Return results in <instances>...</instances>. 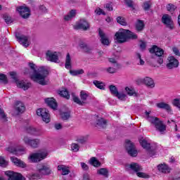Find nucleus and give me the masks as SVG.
<instances>
[{
  "label": "nucleus",
  "instance_id": "ea45409f",
  "mask_svg": "<svg viewBox=\"0 0 180 180\" xmlns=\"http://www.w3.org/2000/svg\"><path fill=\"white\" fill-rule=\"evenodd\" d=\"M60 117L63 120H68L71 117V112L70 111L64 112L60 114Z\"/></svg>",
  "mask_w": 180,
  "mask_h": 180
},
{
  "label": "nucleus",
  "instance_id": "5701e85b",
  "mask_svg": "<svg viewBox=\"0 0 180 180\" xmlns=\"http://www.w3.org/2000/svg\"><path fill=\"white\" fill-rule=\"evenodd\" d=\"M157 108H159V109H165V110H167L168 113H170V115H172V109L171 108V105L169 104L164 103V102H160L156 104Z\"/></svg>",
  "mask_w": 180,
  "mask_h": 180
},
{
  "label": "nucleus",
  "instance_id": "bb28decb",
  "mask_svg": "<svg viewBox=\"0 0 180 180\" xmlns=\"http://www.w3.org/2000/svg\"><path fill=\"white\" fill-rule=\"evenodd\" d=\"M120 68V65L119 63H115L113 65V67H109L105 68V71L108 72V74H116L117 72V70Z\"/></svg>",
  "mask_w": 180,
  "mask_h": 180
},
{
  "label": "nucleus",
  "instance_id": "de8ad7c7",
  "mask_svg": "<svg viewBox=\"0 0 180 180\" xmlns=\"http://www.w3.org/2000/svg\"><path fill=\"white\" fill-rule=\"evenodd\" d=\"M109 88L111 94L115 96L119 92V91H117V88H116V86L110 85Z\"/></svg>",
  "mask_w": 180,
  "mask_h": 180
},
{
  "label": "nucleus",
  "instance_id": "4be33fe9",
  "mask_svg": "<svg viewBox=\"0 0 180 180\" xmlns=\"http://www.w3.org/2000/svg\"><path fill=\"white\" fill-rule=\"evenodd\" d=\"M141 82L146 85V86H148V88H154V86H155L154 80L151 77H146L141 79Z\"/></svg>",
  "mask_w": 180,
  "mask_h": 180
},
{
  "label": "nucleus",
  "instance_id": "423d86ee",
  "mask_svg": "<svg viewBox=\"0 0 180 180\" xmlns=\"http://www.w3.org/2000/svg\"><path fill=\"white\" fill-rule=\"evenodd\" d=\"M9 74L12 79H13L14 82H15L18 88H20L21 89H23V91H27V89L30 88V82L27 81L18 79L16 72H11Z\"/></svg>",
  "mask_w": 180,
  "mask_h": 180
},
{
  "label": "nucleus",
  "instance_id": "052dcab7",
  "mask_svg": "<svg viewBox=\"0 0 180 180\" xmlns=\"http://www.w3.org/2000/svg\"><path fill=\"white\" fill-rule=\"evenodd\" d=\"M88 139L86 137H81L80 139H77L78 143L80 144H84V143H86Z\"/></svg>",
  "mask_w": 180,
  "mask_h": 180
},
{
  "label": "nucleus",
  "instance_id": "6e6d98bb",
  "mask_svg": "<svg viewBox=\"0 0 180 180\" xmlns=\"http://www.w3.org/2000/svg\"><path fill=\"white\" fill-rule=\"evenodd\" d=\"M136 58L137 60H139L140 65H144L145 62H144V60H143V59H141V55L140 53H137L136 54Z\"/></svg>",
  "mask_w": 180,
  "mask_h": 180
},
{
  "label": "nucleus",
  "instance_id": "0e129e2a",
  "mask_svg": "<svg viewBox=\"0 0 180 180\" xmlns=\"http://www.w3.org/2000/svg\"><path fill=\"white\" fill-rule=\"evenodd\" d=\"M105 8L107 9V11H113V6L110 4H105Z\"/></svg>",
  "mask_w": 180,
  "mask_h": 180
},
{
  "label": "nucleus",
  "instance_id": "338daca9",
  "mask_svg": "<svg viewBox=\"0 0 180 180\" xmlns=\"http://www.w3.org/2000/svg\"><path fill=\"white\" fill-rule=\"evenodd\" d=\"M146 47V42H144V41H141L140 48H141L142 50H145Z\"/></svg>",
  "mask_w": 180,
  "mask_h": 180
},
{
  "label": "nucleus",
  "instance_id": "e2e57ef3",
  "mask_svg": "<svg viewBox=\"0 0 180 180\" xmlns=\"http://www.w3.org/2000/svg\"><path fill=\"white\" fill-rule=\"evenodd\" d=\"M54 127L56 130H61L63 129V125H61V124L59 123H56L54 124Z\"/></svg>",
  "mask_w": 180,
  "mask_h": 180
},
{
  "label": "nucleus",
  "instance_id": "f257e3e1",
  "mask_svg": "<svg viewBox=\"0 0 180 180\" xmlns=\"http://www.w3.org/2000/svg\"><path fill=\"white\" fill-rule=\"evenodd\" d=\"M29 67L31 69L25 68L24 73L26 75H30L32 81L39 84V85H47L49 81L46 80L47 75H49V70L44 67H40L36 70V65L34 63H30Z\"/></svg>",
  "mask_w": 180,
  "mask_h": 180
},
{
  "label": "nucleus",
  "instance_id": "c756f323",
  "mask_svg": "<svg viewBox=\"0 0 180 180\" xmlns=\"http://www.w3.org/2000/svg\"><path fill=\"white\" fill-rule=\"evenodd\" d=\"M58 171H60L63 175H68L70 174V169L63 165H59L58 166Z\"/></svg>",
  "mask_w": 180,
  "mask_h": 180
},
{
  "label": "nucleus",
  "instance_id": "9d476101",
  "mask_svg": "<svg viewBox=\"0 0 180 180\" xmlns=\"http://www.w3.org/2000/svg\"><path fill=\"white\" fill-rule=\"evenodd\" d=\"M5 175L8 177V180H25V177L18 172L13 171H6L5 172ZM0 180H6L4 177H0Z\"/></svg>",
  "mask_w": 180,
  "mask_h": 180
},
{
  "label": "nucleus",
  "instance_id": "f8f14e48",
  "mask_svg": "<svg viewBox=\"0 0 180 180\" xmlns=\"http://www.w3.org/2000/svg\"><path fill=\"white\" fill-rule=\"evenodd\" d=\"M74 29H75L76 30H89V22H88V21L84 18L81 19L80 20H79L77 22H76V24L73 26Z\"/></svg>",
  "mask_w": 180,
  "mask_h": 180
},
{
  "label": "nucleus",
  "instance_id": "49530a36",
  "mask_svg": "<svg viewBox=\"0 0 180 180\" xmlns=\"http://www.w3.org/2000/svg\"><path fill=\"white\" fill-rule=\"evenodd\" d=\"M3 18L7 25H10V23H12V22H13V20H12V18L9 16V15L8 14H4L3 15Z\"/></svg>",
  "mask_w": 180,
  "mask_h": 180
},
{
  "label": "nucleus",
  "instance_id": "603ef678",
  "mask_svg": "<svg viewBox=\"0 0 180 180\" xmlns=\"http://www.w3.org/2000/svg\"><path fill=\"white\" fill-rule=\"evenodd\" d=\"M0 81L2 84H8V78L6 77V75L0 74Z\"/></svg>",
  "mask_w": 180,
  "mask_h": 180
},
{
  "label": "nucleus",
  "instance_id": "79ce46f5",
  "mask_svg": "<svg viewBox=\"0 0 180 180\" xmlns=\"http://www.w3.org/2000/svg\"><path fill=\"white\" fill-rule=\"evenodd\" d=\"M79 47L80 49H82L86 53H89V51H91V48H89V46H88V45L84 42H81L79 44Z\"/></svg>",
  "mask_w": 180,
  "mask_h": 180
},
{
  "label": "nucleus",
  "instance_id": "5fc2aeb1",
  "mask_svg": "<svg viewBox=\"0 0 180 180\" xmlns=\"http://www.w3.org/2000/svg\"><path fill=\"white\" fill-rule=\"evenodd\" d=\"M150 6H151L150 1H146L145 3H143V8L144 11H148V9H150Z\"/></svg>",
  "mask_w": 180,
  "mask_h": 180
},
{
  "label": "nucleus",
  "instance_id": "bf43d9fd",
  "mask_svg": "<svg viewBox=\"0 0 180 180\" xmlns=\"http://www.w3.org/2000/svg\"><path fill=\"white\" fill-rule=\"evenodd\" d=\"M95 12L96 13L97 15H106V13H105V11H103V10H102V8H96Z\"/></svg>",
  "mask_w": 180,
  "mask_h": 180
},
{
  "label": "nucleus",
  "instance_id": "f3484780",
  "mask_svg": "<svg viewBox=\"0 0 180 180\" xmlns=\"http://www.w3.org/2000/svg\"><path fill=\"white\" fill-rule=\"evenodd\" d=\"M162 22L167 26L169 29H174V21H172V18H171V15L168 14H165L162 17Z\"/></svg>",
  "mask_w": 180,
  "mask_h": 180
},
{
  "label": "nucleus",
  "instance_id": "473e14b6",
  "mask_svg": "<svg viewBox=\"0 0 180 180\" xmlns=\"http://www.w3.org/2000/svg\"><path fill=\"white\" fill-rule=\"evenodd\" d=\"M125 91L129 96H137V92L133 87H126Z\"/></svg>",
  "mask_w": 180,
  "mask_h": 180
},
{
  "label": "nucleus",
  "instance_id": "9b49d317",
  "mask_svg": "<svg viewBox=\"0 0 180 180\" xmlns=\"http://www.w3.org/2000/svg\"><path fill=\"white\" fill-rule=\"evenodd\" d=\"M23 142L26 146H30L32 148H37L40 145V139H32L30 137L27 136H25L22 139Z\"/></svg>",
  "mask_w": 180,
  "mask_h": 180
},
{
  "label": "nucleus",
  "instance_id": "a18cd8bd",
  "mask_svg": "<svg viewBox=\"0 0 180 180\" xmlns=\"http://www.w3.org/2000/svg\"><path fill=\"white\" fill-rule=\"evenodd\" d=\"M117 22L122 26H126L127 25V22H126V20H124V18L121 16L117 18Z\"/></svg>",
  "mask_w": 180,
  "mask_h": 180
},
{
  "label": "nucleus",
  "instance_id": "4d7b16f0",
  "mask_svg": "<svg viewBox=\"0 0 180 180\" xmlns=\"http://www.w3.org/2000/svg\"><path fill=\"white\" fill-rule=\"evenodd\" d=\"M0 117L1 119H3L4 122H6L8 120L6 119V115H5V112H4V110L0 108Z\"/></svg>",
  "mask_w": 180,
  "mask_h": 180
},
{
  "label": "nucleus",
  "instance_id": "774afa93",
  "mask_svg": "<svg viewBox=\"0 0 180 180\" xmlns=\"http://www.w3.org/2000/svg\"><path fill=\"white\" fill-rule=\"evenodd\" d=\"M108 61H110V63H112V64H114V65H115V64H118L117 62L116 61V59L113 58H110L108 59Z\"/></svg>",
  "mask_w": 180,
  "mask_h": 180
},
{
  "label": "nucleus",
  "instance_id": "1a4fd4ad",
  "mask_svg": "<svg viewBox=\"0 0 180 180\" xmlns=\"http://www.w3.org/2000/svg\"><path fill=\"white\" fill-rule=\"evenodd\" d=\"M139 143L141 147H143V148L146 150V151L148 152V154L150 157H154V155H155V149L153 148V146H151V144L150 143V142L147 141V140L144 139H141L139 140Z\"/></svg>",
  "mask_w": 180,
  "mask_h": 180
},
{
  "label": "nucleus",
  "instance_id": "2eb2a0df",
  "mask_svg": "<svg viewBox=\"0 0 180 180\" xmlns=\"http://www.w3.org/2000/svg\"><path fill=\"white\" fill-rule=\"evenodd\" d=\"M127 31L124 29H120L115 33V39L118 43H124L127 40Z\"/></svg>",
  "mask_w": 180,
  "mask_h": 180
},
{
  "label": "nucleus",
  "instance_id": "7ed1b4c3",
  "mask_svg": "<svg viewBox=\"0 0 180 180\" xmlns=\"http://www.w3.org/2000/svg\"><path fill=\"white\" fill-rule=\"evenodd\" d=\"M125 169L128 172L136 174V176H139V178H144L145 179H148V178H150V175L144 172H141V171H143V167H141V166L138 163L131 162L130 164H127L125 166Z\"/></svg>",
  "mask_w": 180,
  "mask_h": 180
},
{
  "label": "nucleus",
  "instance_id": "58836bf2",
  "mask_svg": "<svg viewBox=\"0 0 180 180\" xmlns=\"http://www.w3.org/2000/svg\"><path fill=\"white\" fill-rule=\"evenodd\" d=\"M93 84H94L95 86H96V88H98V89H105V83L101 81L94 80L93 82Z\"/></svg>",
  "mask_w": 180,
  "mask_h": 180
},
{
  "label": "nucleus",
  "instance_id": "4468645a",
  "mask_svg": "<svg viewBox=\"0 0 180 180\" xmlns=\"http://www.w3.org/2000/svg\"><path fill=\"white\" fill-rule=\"evenodd\" d=\"M125 148L131 157H137V150L131 141H126Z\"/></svg>",
  "mask_w": 180,
  "mask_h": 180
},
{
  "label": "nucleus",
  "instance_id": "a878e982",
  "mask_svg": "<svg viewBox=\"0 0 180 180\" xmlns=\"http://www.w3.org/2000/svg\"><path fill=\"white\" fill-rule=\"evenodd\" d=\"M18 40L24 47H27L28 46L30 45V42L29 41V37L25 36V35H21L18 37Z\"/></svg>",
  "mask_w": 180,
  "mask_h": 180
},
{
  "label": "nucleus",
  "instance_id": "412c9836",
  "mask_svg": "<svg viewBox=\"0 0 180 180\" xmlns=\"http://www.w3.org/2000/svg\"><path fill=\"white\" fill-rule=\"evenodd\" d=\"M11 160L12 163L15 165V167H19L20 168H26V167H27L25 162L22 161L20 159H18L16 157H11Z\"/></svg>",
  "mask_w": 180,
  "mask_h": 180
},
{
  "label": "nucleus",
  "instance_id": "09e8293b",
  "mask_svg": "<svg viewBox=\"0 0 180 180\" xmlns=\"http://www.w3.org/2000/svg\"><path fill=\"white\" fill-rule=\"evenodd\" d=\"M175 9H176V6H175V5L172 4H169L167 5V10L168 12L172 13L174 11H175Z\"/></svg>",
  "mask_w": 180,
  "mask_h": 180
},
{
  "label": "nucleus",
  "instance_id": "aec40b11",
  "mask_svg": "<svg viewBox=\"0 0 180 180\" xmlns=\"http://www.w3.org/2000/svg\"><path fill=\"white\" fill-rule=\"evenodd\" d=\"M6 151H8V153H12L15 155H23V154H26V149L25 148L17 149L14 146L8 147L6 148Z\"/></svg>",
  "mask_w": 180,
  "mask_h": 180
},
{
  "label": "nucleus",
  "instance_id": "f704fd0d",
  "mask_svg": "<svg viewBox=\"0 0 180 180\" xmlns=\"http://www.w3.org/2000/svg\"><path fill=\"white\" fill-rule=\"evenodd\" d=\"M75 15H77V11H75V10H72L68 15L64 17V19L66 21L71 20L72 18L75 17Z\"/></svg>",
  "mask_w": 180,
  "mask_h": 180
},
{
  "label": "nucleus",
  "instance_id": "4c0bfd02",
  "mask_svg": "<svg viewBox=\"0 0 180 180\" xmlns=\"http://www.w3.org/2000/svg\"><path fill=\"white\" fill-rule=\"evenodd\" d=\"M126 32L127 39H132V40L137 39V34H136L135 33L132 32L129 30H126Z\"/></svg>",
  "mask_w": 180,
  "mask_h": 180
},
{
  "label": "nucleus",
  "instance_id": "39448f33",
  "mask_svg": "<svg viewBox=\"0 0 180 180\" xmlns=\"http://www.w3.org/2000/svg\"><path fill=\"white\" fill-rule=\"evenodd\" d=\"M49 155L47 150H39L37 153H31L28 157V161L30 162H40L43 160H46Z\"/></svg>",
  "mask_w": 180,
  "mask_h": 180
},
{
  "label": "nucleus",
  "instance_id": "864d4df0",
  "mask_svg": "<svg viewBox=\"0 0 180 180\" xmlns=\"http://www.w3.org/2000/svg\"><path fill=\"white\" fill-rule=\"evenodd\" d=\"M115 96H117L118 99H120V101H124V98H126L124 93H120L119 91L115 94Z\"/></svg>",
  "mask_w": 180,
  "mask_h": 180
},
{
  "label": "nucleus",
  "instance_id": "c03bdc74",
  "mask_svg": "<svg viewBox=\"0 0 180 180\" xmlns=\"http://www.w3.org/2000/svg\"><path fill=\"white\" fill-rule=\"evenodd\" d=\"M8 165V162L4 157L0 156V167L3 168H6V166Z\"/></svg>",
  "mask_w": 180,
  "mask_h": 180
},
{
  "label": "nucleus",
  "instance_id": "c85d7f7f",
  "mask_svg": "<svg viewBox=\"0 0 180 180\" xmlns=\"http://www.w3.org/2000/svg\"><path fill=\"white\" fill-rule=\"evenodd\" d=\"M158 168L160 172H162L163 174H168L171 172V169L168 167L167 165H159L158 166Z\"/></svg>",
  "mask_w": 180,
  "mask_h": 180
},
{
  "label": "nucleus",
  "instance_id": "c9c22d12",
  "mask_svg": "<svg viewBox=\"0 0 180 180\" xmlns=\"http://www.w3.org/2000/svg\"><path fill=\"white\" fill-rule=\"evenodd\" d=\"M89 162L93 167H101V162L96 160V158L95 157L91 158Z\"/></svg>",
  "mask_w": 180,
  "mask_h": 180
},
{
  "label": "nucleus",
  "instance_id": "6e6552de",
  "mask_svg": "<svg viewBox=\"0 0 180 180\" xmlns=\"http://www.w3.org/2000/svg\"><path fill=\"white\" fill-rule=\"evenodd\" d=\"M88 93H86V91H82L80 92V98L81 99H79V98H78V96H75V94L74 93L72 94V98L73 99V101L75 103H77V105H80L81 106H82V105L86 103V99H88Z\"/></svg>",
  "mask_w": 180,
  "mask_h": 180
},
{
  "label": "nucleus",
  "instance_id": "69168bd1",
  "mask_svg": "<svg viewBox=\"0 0 180 180\" xmlns=\"http://www.w3.org/2000/svg\"><path fill=\"white\" fill-rule=\"evenodd\" d=\"M125 4L127 5V6H129V8L133 6V1L131 0H125Z\"/></svg>",
  "mask_w": 180,
  "mask_h": 180
},
{
  "label": "nucleus",
  "instance_id": "2f4dec72",
  "mask_svg": "<svg viewBox=\"0 0 180 180\" xmlns=\"http://www.w3.org/2000/svg\"><path fill=\"white\" fill-rule=\"evenodd\" d=\"M97 174L102 175L105 178H108L109 176V170L106 168H101L97 170Z\"/></svg>",
  "mask_w": 180,
  "mask_h": 180
},
{
  "label": "nucleus",
  "instance_id": "6ab92c4d",
  "mask_svg": "<svg viewBox=\"0 0 180 180\" xmlns=\"http://www.w3.org/2000/svg\"><path fill=\"white\" fill-rule=\"evenodd\" d=\"M46 55V60H48V61H51V63H60V59H58V53L57 52L48 51Z\"/></svg>",
  "mask_w": 180,
  "mask_h": 180
},
{
  "label": "nucleus",
  "instance_id": "f03ea898",
  "mask_svg": "<svg viewBox=\"0 0 180 180\" xmlns=\"http://www.w3.org/2000/svg\"><path fill=\"white\" fill-rule=\"evenodd\" d=\"M145 117L146 120H148V122H150L151 124H153L156 130H158V131H160V133H161L162 134V133H164V131H165V130H167V126H165L162 121L160 120L158 117H153L151 115V111H146Z\"/></svg>",
  "mask_w": 180,
  "mask_h": 180
},
{
  "label": "nucleus",
  "instance_id": "dca6fc26",
  "mask_svg": "<svg viewBox=\"0 0 180 180\" xmlns=\"http://www.w3.org/2000/svg\"><path fill=\"white\" fill-rule=\"evenodd\" d=\"M179 65V62L175 57L170 56L167 58L166 67L168 70H172L176 68Z\"/></svg>",
  "mask_w": 180,
  "mask_h": 180
},
{
  "label": "nucleus",
  "instance_id": "b1692460",
  "mask_svg": "<svg viewBox=\"0 0 180 180\" xmlns=\"http://www.w3.org/2000/svg\"><path fill=\"white\" fill-rule=\"evenodd\" d=\"M98 34L101 37V41L103 46H109V44H110V41H109V39H108V37H106V34L103 31L100 30Z\"/></svg>",
  "mask_w": 180,
  "mask_h": 180
},
{
  "label": "nucleus",
  "instance_id": "0eeeda50",
  "mask_svg": "<svg viewBox=\"0 0 180 180\" xmlns=\"http://www.w3.org/2000/svg\"><path fill=\"white\" fill-rule=\"evenodd\" d=\"M150 53L151 54L155 53V56H157V62L158 64H162L164 63V58H162V56H164V50L161 48H158V46L154 45L150 49Z\"/></svg>",
  "mask_w": 180,
  "mask_h": 180
},
{
  "label": "nucleus",
  "instance_id": "37998d69",
  "mask_svg": "<svg viewBox=\"0 0 180 180\" xmlns=\"http://www.w3.org/2000/svg\"><path fill=\"white\" fill-rule=\"evenodd\" d=\"M59 95L65 98V99H70V94H68V91L67 89H63L59 92Z\"/></svg>",
  "mask_w": 180,
  "mask_h": 180
},
{
  "label": "nucleus",
  "instance_id": "393cba45",
  "mask_svg": "<svg viewBox=\"0 0 180 180\" xmlns=\"http://www.w3.org/2000/svg\"><path fill=\"white\" fill-rule=\"evenodd\" d=\"M45 103L48 105V106L51 108V109H53V110L57 109V102H56L54 98H45Z\"/></svg>",
  "mask_w": 180,
  "mask_h": 180
},
{
  "label": "nucleus",
  "instance_id": "ddd939ff",
  "mask_svg": "<svg viewBox=\"0 0 180 180\" xmlns=\"http://www.w3.org/2000/svg\"><path fill=\"white\" fill-rule=\"evenodd\" d=\"M37 116H41L43 122L45 123H50V114L49 113V110L46 108H39L37 110Z\"/></svg>",
  "mask_w": 180,
  "mask_h": 180
},
{
  "label": "nucleus",
  "instance_id": "a19ab883",
  "mask_svg": "<svg viewBox=\"0 0 180 180\" xmlns=\"http://www.w3.org/2000/svg\"><path fill=\"white\" fill-rule=\"evenodd\" d=\"M84 70L79 69L77 70H70V74L71 75H73V77H75L77 75H82V74H84Z\"/></svg>",
  "mask_w": 180,
  "mask_h": 180
},
{
  "label": "nucleus",
  "instance_id": "8fccbe9b",
  "mask_svg": "<svg viewBox=\"0 0 180 180\" xmlns=\"http://www.w3.org/2000/svg\"><path fill=\"white\" fill-rule=\"evenodd\" d=\"M172 105L180 109V100L179 98H174L172 102Z\"/></svg>",
  "mask_w": 180,
  "mask_h": 180
},
{
  "label": "nucleus",
  "instance_id": "72a5a7b5",
  "mask_svg": "<svg viewBox=\"0 0 180 180\" xmlns=\"http://www.w3.org/2000/svg\"><path fill=\"white\" fill-rule=\"evenodd\" d=\"M65 68L67 70H70L71 68V56H70V53L66 55Z\"/></svg>",
  "mask_w": 180,
  "mask_h": 180
},
{
  "label": "nucleus",
  "instance_id": "3c124183",
  "mask_svg": "<svg viewBox=\"0 0 180 180\" xmlns=\"http://www.w3.org/2000/svg\"><path fill=\"white\" fill-rule=\"evenodd\" d=\"M71 150L74 153H77V151H79V146L77 143H72L71 145Z\"/></svg>",
  "mask_w": 180,
  "mask_h": 180
},
{
  "label": "nucleus",
  "instance_id": "e433bc0d",
  "mask_svg": "<svg viewBox=\"0 0 180 180\" xmlns=\"http://www.w3.org/2000/svg\"><path fill=\"white\" fill-rule=\"evenodd\" d=\"M136 29L137 32H141L144 29V22L143 20H139L136 25Z\"/></svg>",
  "mask_w": 180,
  "mask_h": 180
},
{
  "label": "nucleus",
  "instance_id": "680f3d73",
  "mask_svg": "<svg viewBox=\"0 0 180 180\" xmlns=\"http://www.w3.org/2000/svg\"><path fill=\"white\" fill-rule=\"evenodd\" d=\"M80 165L84 171H88L89 169V167L84 162H80Z\"/></svg>",
  "mask_w": 180,
  "mask_h": 180
},
{
  "label": "nucleus",
  "instance_id": "20e7f679",
  "mask_svg": "<svg viewBox=\"0 0 180 180\" xmlns=\"http://www.w3.org/2000/svg\"><path fill=\"white\" fill-rule=\"evenodd\" d=\"M38 173L30 174L28 178L30 179H39L41 178V175H50L51 174V169L50 168V165L47 164H40L38 165L37 167Z\"/></svg>",
  "mask_w": 180,
  "mask_h": 180
},
{
  "label": "nucleus",
  "instance_id": "a211bd4d",
  "mask_svg": "<svg viewBox=\"0 0 180 180\" xmlns=\"http://www.w3.org/2000/svg\"><path fill=\"white\" fill-rule=\"evenodd\" d=\"M17 11L23 19H27L30 16V9L26 6H19Z\"/></svg>",
  "mask_w": 180,
  "mask_h": 180
},
{
  "label": "nucleus",
  "instance_id": "7c9ffc66",
  "mask_svg": "<svg viewBox=\"0 0 180 180\" xmlns=\"http://www.w3.org/2000/svg\"><path fill=\"white\" fill-rule=\"evenodd\" d=\"M96 127H97L98 129H105V127H106V120H105L103 118L98 119Z\"/></svg>",
  "mask_w": 180,
  "mask_h": 180
},
{
  "label": "nucleus",
  "instance_id": "cd10ccee",
  "mask_svg": "<svg viewBox=\"0 0 180 180\" xmlns=\"http://www.w3.org/2000/svg\"><path fill=\"white\" fill-rule=\"evenodd\" d=\"M25 104L20 101H18L15 104V110L18 112V113H23V112H25Z\"/></svg>",
  "mask_w": 180,
  "mask_h": 180
},
{
  "label": "nucleus",
  "instance_id": "13d9d810",
  "mask_svg": "<svg viewBox=\"0 0 180 180\" xmlns=\"http://www.w3.org/2000/svg\"><path fill=\"white\" fill-rule=\"evenodd\" d=\"M27 131L30 134H36V129L34 127H30L27 128Z\"/></svg>",
  "mask_w": 180,
  "mask_h": 180
}]
</instances>
